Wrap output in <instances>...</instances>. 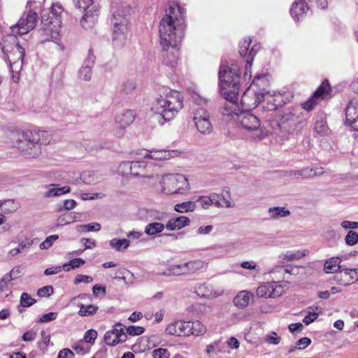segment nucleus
Returning <instances> with one entry per match:
<instances>
[{"label":"nucleus","instance_id":"8fccbe9b","mask_svg":"<svg viewBox=\"0 0 358 358\" xmlns=\"http://www.w3.org/2000/svg\"><path fill=\"white\" fill-rule=\"evenodd\" d=\"M345 243L352 246L358 243V234L354 231H349L345 237Z\"/></svg>","mask_w":358,"mask_h":358},{"label":"nucleus","instance_id":"f704fd0d","mask_svg":"<svg viewBox=\"0 0 358 358\" xmlns=\"http://www.w3.org/2000/svg\"><path fill=\"white\" fill-rule=\"evenodd\" d=\"M196 208L195 201H189L177 203L174 206V210L179 213H192Z\"/></svg>","mask_w":358,"mask_h":358},{"label":"nucleus","instance_id":"5701e85b","mask_svg":"<svg viewBox=\"0 0 358 358\" xmlns=\"http://www.w3.org/2000/svg\"><path fill=\"white\" fill-rule=\"evenodd\" d=\"M189 217L179 216L169 219L166 223V229L169 231H178L190 224Z\"/></svg>","mask_w":358,"mask_h":358},{"label":"nucleus","instance_id":"603ef678","mask_svg":"<svg viewBox=\"0 0 358 358\" xmlns=\"http://www.w3.org/2000/svg\"><path fill=\"white\" fill-rule=\"evenodd\" d=\"M154 210L145 208H140L137 212V217L141 220H147L154 215Z\"/></svg>","mask_w":358,"mask_h":358},{"label":"nucleus","instance_id":"0e129e2a","mask_svg":"<svg viewBox=\"0 0 358 358\" xmlns=\"http://www.w3.org/2000/svg\"><path fill=\"white\" fill-rule=\"evenodd\" d=\"M320 101L315 96H311L307 101L302 103V107L306 110H311Z\"/></svg>","mask_w":358,"mask_h":358},{"label":"nucleus","instance_id":"bf43d9fd","mask_svg":"<svg viewBox=\"0 0 358 358\" xmlns=\"http://www.w3.org/2000/svg\"><path fill=\"white\" fill-rule=\"evenodd\" d=\"M153 358H169L170 354L166 349L158 348L152 352Z\"/></svg>","mask_w":358,"mask_h":358},{"label":"nucleus","instance_id":"c03bdc74","mask_svg":"<svg viewBox=\"0 0 358 358\" xmlns=\"http://www.w3.org/2000/svg\"><path fill=\"white\" fill-rule=\"evenodd\" d=\"M101 224L99 223H90L87 224H80L76 227L77 231L80 233L99 231L101 230Z\"/></svg>","mask_w":358,"mask_h":358},{"label":"nucleus","instance_id":"7c9ffc66","mask_svg":"<svg viewBox=\"0 0 358 358\" xmlns=\"http://www.w3.org/2000/svg\"><path fill=\"white\" fill-rule=\"evenodd\" d=\"M186 267L185 266V264H173L169 266L166 271L160 273L159 275L170 276V275H180L183 274H186Z\"/></svg>","mask_w":358,"mask_h":358},{"label":"nucleus","instance_id":"a19ab883","mask_svg":"<svg viewBox=\"0 0 358 358\" xmlns=\"http://www.w3.org/2000/svg\"><path fill=\"white\" fill-rule=\"evenodd\" d=\"M217 197L215 194H210L208 196H199L196 198V201L199 202L203 209H208L212 205H214L215 198Z\"/></svg>","mask_w":358,"mask_h":358},{"label":"nucleus","instance_id":"f8f14e48","mask_svg":"<svg viewBox=\"0 0 358 358\" xmlns=\"http://www.w3.org/2000/svg\"><path fill=\"white\" fill-rule=\"evenodd\" d=\"M192 120L197 131L203 135H208L213 131L209 113L206 109L199 107L193 111Z\"/></svg>","mask_w":358,"mask_h":358},{"label":"nucleus","instance_id":"79ce46f5","mask_svg":"<svg viewBox=\"0 0 358 358\" xmlns=\"http://www.w3.org/2000/svg\"><path fill=\"white\" fill-rule=\"evenodd\" d=\"M329 128L327 122L323 119L317 120L315 123L314 131L319 136H323L327 134Z\"/></svg>","mask_w":358,"mask_h":358},{"label":"nucleus","instance_id":"4c0bfd02","mask_svg":"<svg viewBox=\"0 0 358 358\" xmlns=\"http://www.w3.org/2000/svg\"><path fill=\"white\" fill-rule=\"evenodd\" d=\"M330 85L328 81L325 80L322 83L320 86L317 89L313 94L319 101L324 99L330 92Z\"/></svg>","mask_w":358,"mask_h":358},{"label":"nucleus","instance_id":"680f3d73","mask_svg":"<svg viewBox=\"0 0 358 358\" xmlns=\"http://www.w3.org/2000/svg\"><path fill=\"white\" fill-rule=\"evenodd\" d=\"M93 282L92 277L87 275H77L74 279V284L78 285L80 283H91Z\"/></svg>","mask_w":358,"mask_h":358},{"label":"nucleus","instance_id":"13d9d810","mask_svg":"<svg viewBox=\"0 0 358 358\" xmlns=\"http://www.w3.org/2000/svg\"><path fill=\"white\" fill-rule=\"evenodd\" d=\"M145 331V329L143 327L141 326H129L127 328V332L129 335L135 336H139L142 334Z\"/></svg>","mask_w":358,"mask_h":358},{"label":"nucleus","instance_id":"4468645a","mask_svg":"<svg viewBox=\"0 0 358 358\" xmlns=\"http://www.w3.org/2000/svg\"><path fill=\"white\" fill-rule=\"evenodd\" d=\"M178 152L167 150H143L138 154L143 159H150L155 161H166L176 156Z\"/></svg>","mask_w":358,"mask_h":358},{"label":"nucleus","instance_id":"423d86ee","mask_svg":"<svg viewBox=\"0 0 358 358\" xmlns=\"http://www.w3.org/2000/svg\"><path fill=\"white\" fill-rule=\"evenodd\" d=\"M63 8L57 3H53L50 15L47 19L42 18V28L40 30L43 41H56L58 40L62 26Z\"/></svg>","mask_w":358,"mask_h":358},{"label":"nucleus","instance_id":"b1692460","mask_svg":"<svg viewBox=\"0 0 358 358\" xmlns=\"http://www.w3.org/2000/svg\"><path fill=\"white\" fill-rule=\"evenodd\" d=\"M254 298L252 292L248 290L240 291L234 299V304L238 308L247 307Z\"/></svg>","mask_w":358,"mask_h":358},{"label":"nucleus","instance_id":"9b49d317","mask_svg":"<svg viewBox=\"0 0 358 358\" xmlns=\"http://www.w3.org/2000/svg\"><path fill=\"white\" fill-rule=\"evenodd\" d=\"M288 289L286 282H263L256 289V296L259 298H275L281 296Z\"/></svg>","mask_w":358,"mask_h":358},{"label":"nucleus","instance_id":"338daca9","mask_svg":"<svg viewBox=\"0 0 358 358\" xmlns=\"http://www.w3.org/2000/svg\"><path fill=\"white\" fill-rule=\"evenodd\" d=\"M193 335L199 336L206 332V327L200 322H193Z\"/></svg>","mask_w":358,"mask_h":358},{"label":"nucleus","instance_id":"4be33fe9","mask_svg":"<svg viewBox=\"0 0 358 358\" xmlns=\"http://www.w3.org/2000/svg\"><path fill=\"white\" fill-rule=\"evenodd\" d=\"M309 253V250L307 249L287 251L279 255V262L280 264H285L294 260H299L308 256Z\"/></svg>","mask_w":358,"mask_h":358},{"label":"nucleus","instance_id":"0eeeda50","mask_svg":"<svg viewBox=\"0 0 358 358\" xmlns=\"http://www.w3.org/2000/svg\"><path fill=\"white\" fill-rule=\"evenodd\" d=\"M266 79L263 75H258L253 79L251 85L245 90L241 97V104L246 108L250 109L257 107L262 101L267 100L268 102L273 100L272 96L268 92H257L255 87L259 85H264Z\"/></svg>","mask_w":358,"mask_h":358},{"label":"nucleus","instance_id":"dca6fc26","mask_svg":"<svg viewBox=\"0 0 358 358\" xmlns=\"http://www.w3.org/2000/svg\"><path fill=\"white\" fill-rule=\"evenodd\" d=\"M346 122L355 131H358V96L352 98L345 109Z\"/></svg>","mask_w":358,"mask_h":358},{"label":"nucleus","instance_id":"bb28decb","mask_svg":"<svg viewBox=\"0 0 358 358\" xmlns=\"http://www.w3.org/2000/svg\"><path fill=\"white\" fill-rule=\"evenodd\" d=\"M308 10V7L303 0H296L292 6L290 14L293 18L299 20Z\"/></svg>","mask_w":358,"mask_h":358},{"label":"nucleus","instance_id":"2eb2a0df","mask_svg":"<svg viewBox=\"0 0 358 358\" xmlns=\"http://www.w3.org/2000/svg\"><path fill=\"white\" fill-rule=\"evenodd\" d=\"M120 326V324L117 323L113 329L108 330L105 333L104 341L107 345L115 346L127 341V334L124 331L122 328H117V327Z\"/></svg>","mask_w":358,"mask_h":358},{"label":"nucleus","instance_id":"49530a36","mask_svg":"<svg viewBox=\"0 0 358 358\" xmlns=\"http://www.w3.org/2000/svg\"><path fill=\"white\" fill-rule=\"evenodd\" d=\"M298 269H299V268L297 266L291 267L289 269V268L283 269L282 267H277L276 270L273 269L270 273L271 274H275V273L279 274L278 278L280 279V278H284V276H283L284 272L290 273V274H295L296 271ZM275 278H278L277 276H275Z\"/></svg>","mask_w":358,"mask_h":358},{"label":"nucleus","instance_id":"7ed1b4c3","mask_svg":"<svg viewBox=\"0 0 358 358\" xmlns=\"http://www.w3.org/2000/svg\"><path fill=\"white\" fill-rule=\"evenodd\" d=\"M183 108V97L175 90H166L152 102L150 110L159 117L158 122L162 125L173 119Z\"/></svg>","mask_w":358,"mask_h":358},{"label":"nucleus","instance_id":"aec40b11","mask_svg":"<svg viewBox=\"0 0 358 358\" xmlns=\"http://www.w3.org/2000/svg\"><path fill=\"white\" fill-rule=\"evenodd\" d=\"M217 197L215 198L214 205L218 208H230L235 206V203L231 198L230 190L228 187L222 189L220 194L212 193Z\"/></svg>","mask_w":358,"mask_h":358},{"label":"nucleus","instance_id":"58836bf2","mask_svg":"<svg viewBox=\"0 0 358 358\" xmlns=\"http://www.w3.org/2000/svg\"><path fill=\"white\" fill-rule=\"evenodd\" d=\"M206 266V264L201 259H195L185 263L187 273L189 272H195L199 270L203 269Z\"/></svg>","mask_w":358,"mask_h":358},{"label":"nucleus","instance_id":"3c124183","mask_svg":"<svg viewBox=\"0 0 358 358\" xmlns=\"http://www.w3.org/2000/svg\"><path fill=\"white\" fill-rule=\"evenodd\" d=\"M97 336L98 334L96 330L92 329H89L85 333L83 341L89 344H93L96 339Z\"/></svg>","mask_w":358,"mask_h":358},{"label":"nucleus","instance_id":"473e14b6","mask_svg":"<svg viewBox=\"0 0 358 358\" xmlns=\"http://www.w3.org/2000/svg\"><path fill=\"white\" fill-rule=\"evenodd\" d=\"M341 260L338 257H331L327 259L324 264V271L327 273L339 272L341 269L340 266Z\"/></svg>","mask_w":358,"mask_h":358},{"label":"nucleus","instance_id":"4d7b16f0","mask_svg":"<svg viewBox=\"0 0 358 358\" xmlns=\"http://www.w3.org/2000/svg\"><path fill=\"white\" fill-rule=\"evenodd\" d=\"M59 238L58 235H51L48 236L43 242H42L39 247L41 250H46L50 248L53 243Z\"/></svg>","mask_w":358,"mask_h":358},{"label":"nucleus","instance_id":"cd10ccee","mask_svg":"<svg viewBox=\"0 0 358 358\" xmlns=\"http://www.w3.org/2000/svg\"><path fill=\"white\" fill-rule=\"evenodd\" d=\"M259 49L260 46L257 44L253 45L250 48L248 58H247L245 60V73L243 76V79L245 80H250L252 77L251 68L252 61L255 55L257 54Z\"/></svg>","mask_w":358,"mask_h":358},{"label":"nucleus","instance_id":"72a5a7b5","mask_svg":"<svg viewBox=\"0 0 358 358\" xmlns=\"http://www.w3.org/2000/svg\"><path fill=\"white\" fill-rule=\"evenodd\" d=\"M320 173H322V172H317L316 170L307 167L301 170L290 171L289 176L295 178H298L299 177L308 178Z\"/></svg>","mask_w":358,"mask_h":358},{"label":"nucleus","instance_id":"393cba45","mask_svg":"<svg viewBox=\"0 0 358 358\" xmlns=\"http://www.w3.org/2000/svg\"><path fill=\"white\" fill-rule=\"evenodd\" d=\"M149 165L150 164L145 161L131 162L132 175L143 178H151L152 176L150 174H149L147 170Z\"/></svg>","mask_w":358,"mask_h":358},{"label":"nucleus","instance_id":"69168bd1","mask_svg":"<svg viewBox=\"0 0 358 358\" xmlns=\"http://www.w3.org/2000/svg\"><path fill=\"white\" fill-rule=\"evenodd\" d=\"M76 6L83 10H86L92 6L94 0H73Z\"/></svg>","mask_w":358,"mask_h":358},{"label":"nucleus","instance_id":"e433bc0d","mask_svg":"<svg viewBox=\"0 0 358 358\" xmlns=\"http://www.w3.org/2000/svg\"><path fill=\"white\" fill-rule=\"evenodd\" d=\"M181 320L176 321L166 327V331L170 335L183 336V327Z\"/></svg>","mask_w":358,"mask_h":358},{"label":"nucleus","instance_id":"5fc2aeb1","mask_svg":"<svg viewBox=\"0 0 358 358\" xmlns=\"http://www.w3.org/2000/svg\"><path fill=\"white\" fill-rule=\"evenodd\" d=\"M73 349L78 355H85L90 352V347L85 346L83 343V341H80L76 343H75L72 346Z\"/></svg>","mask_w":358,"mask_h":358},{"label":"nucleus","instance_id":"6ab92c4d","mask_svg":"<svg viewBox=\"0 0 358 358\" xmlns=\"http://www.w3.org/2000/svg\"><path fill=\"white\" fill-rule=\"evenodd\" d=\"M195 292L201 297L213 299L222 296L224 289L213 287L208 284H200L195 287Z\"/></svg>","mask_w":358,"mask_h":358},{"label":"nucleus","instance_id":"09e8293b","mask_svg":"<svg viewBox=\"0 0 358 358\" xmlns=\"http://www.w3.org/2000/svg\"><path fill=\"white\" fill-rule=\"evenodd\" d=\"M80 78L84 80H90L92 77V67L89 65L83 66L78 72Z\"/></svg>","mask_w":358,"mask_h":358},{"label":"nucleus","instance_id":"6e6552de","mask_svg":"<svg viewBox=\"0 0 358 358\" xmlns=\"http://www.w3.org/2000/svg\"><path fill=\"white\" fill-rule=\"evenodd\" d=\"M237 127L245 130L255 140L262 139L267 135V131L261 125L259 119L248 111H242L235 123Z\"/></svg>","mask_w":358,"mask_h":358},{"label":"nucleus","instance_id":"c756f323","mask_svg":"<svg viewBox=\"0 0 358 358\" xmlns=\"http://www.w3.org/2000/svg\"><path fill=\"white\" fill-rule=\"evenodd\" d=\"M268 214L271 219L278 220L289 216L290 215V211L285 207L276 206L269 208L268 209Z\"/></svg>","mask_w":358,"mask_h":358},{"label":"nucleus","instance_id":"a211bd4d","mask_svg":"<svg viewBox=\"0 0 358 358\" xmlns=\"http://www.w3.org/2000/svg\"><path fill=\"white\" fill-rule=\"evenodd\" d=\"M338 284L347 286L358 280V268H341L334 277Z\"/></svg>","mask_w":358,"mask_h":358},{"label":"nucleus","instance_id":"ddd939ff","mask_svg":"<svg viewBox=\"0 0 358 358\" xmlns=\"http://www.w3.org/2000/svg\"><path fill=\"white\" fill-rule=\"evenodd\" d=\"M22 139L19 142H25L39 145L48 144L49 142L47 132L39 129L25 130L22 133Z\"/></svg>","mask_w":358,"mask_h":358},{"label":"nucleus","instance_id":"412c9836","mask_svg":"<svg viewBox=\"0 0 358 358\" xmlns=\"http://www.w3.org/2000/svg\"><path fill=\"white\" fill-rule=\"evenodd\" d=\"M135 120V115L133 110H127L123 111L116 119V123L121 127V129L117 131L116 135L118 137H121L124 134L123 128L131 124Z\"/></svg>","mask_w":358,"mask_h":358},{"label":"nucleus","instance_id":"052dcab7","mask_svg":"<svg viewBox=\"0 0 358 358\" xmlns=\"http://www.w3.org/2000/svg\"><path fill=\"white\" fill-rule=\"evenodd\" d=\"M35 300L27 293H22L20 298L21 305L23 307H29L35 303Z\"/></svg>","mask_w":358,"mask_h":358},{"label":"nucleus","instance_id":"de8ad7c7","mask_svg":"<svg viewBox=\"0 0 358 358\" xmlns=\"http://www.w3.org/2000/svg\"><path fill=\"white\" fill-rule=\"evenodd\" d=\"M189 93L192 101L198 105H203L206 103V99L202 96L198 92L194 90H189Z\"/></svg>","mask_w":358,"mask_h":358},{"label":"nucleus","instance_id":"774afa93","mask_svg":"<svg viewBox=\"0 0 358 358\" xmlns=\"http://www.w3.org/2000/svg\"><path fill=\"white\" fill-rule=\"evenodd\" d=\"M98 310V307L94 305H82L78 313H95Z\"/></svg>","mask_w":358,"mask_h":358},{"label":"nucleus","instance_id":"20e7f679","mask_svg":"<svg viewBox=\"0 0 358 358\" xmlns=\"http://www.w3.org/2000/svg\"><path fill=\"white\" fill-rule=\"evenodd\" d=\"M1 49L9 60L11 80L15 83H18L22 70L24 49L20 45L15 35L13 34L3 38Z\"/></svg>","mask_w":358,"mask_h":358},{"label":"nucleus","instance_id":"a878e982","mask_svg":"<svg viewBox=\"0 0 358 358\" xmlns=\"http://www.w3.org/2000/svg\"><path fill=\"white\" fill-rule=\"evenodd\" d=\"M163 55L164 63L171 67L175 66L178 64L179 59V48L170 47L169 50H164Z\"/></svg>","mask_w":358,"mask_h":358},{"label":"nucleus","instance_id":"9d476101","mask_svg":"<svg viewBox=\"0 0 358 358\" xmlns=\"http://www.w3.org/2000/svg\"><path fill=\"white\" fill-rule=\"evenodd\" d=\"M38 14L32 10L24 12L17 23L10 27L13 35L26 34L36 27L38 22Z\"/></svg>","mask_w":358,"mask_h":358},{"label":"nucleus","instance_id":"39448f33","mask_svg":"<svg viewBox=\"0 0 358 358\" xmlns=\"http://www.w3.org/2000/svg\"><path fill=\"white\" fill-rule=\"evenodd\" d=\"M155 188L164 194H184L190 189V185L185 175L166 173L161 176Z\"/></svg>","mask_w":358,"mask_h":358},{"label":"nucleus","instance_id":"1a4fd4ad","mask_svg":"<svg viewBox=\"0 0 358 358\" xmlns=\"http://www.w3.org/2000/svg\"><path fill=\"white\" fill-rule=\"evenodd\" d=\"M113 40L117 45H122L127 38V20L120 13H114L111 20Z\"/></svg>","mask_w":358,"mask_h":358},{"label":"nucleus","instance_id":"f3484780","mask_svg":"<svg viewBox=\"0 0 358 358\" xmlns=\"http://www.w3.org/2000/svg\"><path fill=\"white\" fill-rule=\"evenodd\" d=\"M16 148L21 155L29 159L37 158L42 153L41 146L36 144L17 142Z\"/></svg>","mask_w":358,"mask_h":358},{"label":"nucleus","instance_id":"f03ea898","mask_svg":"<svg viewBox=\"0 0 358 358\" xmlns=\"http://www.w3.org/2000/svg\"><path fill=\"white\" fill-rule=\"evenodd\" d=\"M185 9L178 2H173L159 26L160 45L163 50L180 45L185 34Z\"/></svg>","mask_w":358,"mask_h":358},{"label":"nucleus","instance_id":"e2e57ef3","mask_svg":"<svg viewBox=\"0 0 358 358\" xmlns=\"http://www.w3.org/2000/svg\"><path fill=\"white\" fill-rule=\"evenodd\" d=\"M53 292L54 289L52 286L48 285L40 288L37 292V294L40 297H47L52 295L53 294Z\"/></svg>","mask_w":358,"mask_h":358},{"label":"nucleus","instance_id":"864d4df0","mask_svg":"<svg viewBox=\"0 0 358 358\" xmlns=\"http://www.w3.org/2000/svg\"><path fill=\"white\" fill-rule=\"evenodd\" d=\"M117 172L122 176L127 175L129 173L132 174L131 162H123L120 163L117 169Z\"/></svg>","mask_w":358,"mask_h":358},{"label":"nucleus","instance_id":"f257e3e1","mask_svg":"<svg viewBox=\"0 0 358 358\" xmlns=\"http://www.w3.org/2000/svg\"><path fill=\"white\" fill-rule=\"evenodd\" d=\"M221 93L226 99L222 108L223 120L229 123H236L241 111L238 104L240 83V69L234 64L230 66L222 64L219 71Z\"/></svg>","mask_w":358,"mask_h":358},{"label":"nucleus","instance_id":"ea45409f","mask_svg":"<svg viewBox=\"0 0 358 358\" xmlns=\"http://www.w3.org/2000/svg\"><path fill=\"white\" fill-rule=\"evenodd\" d=\"M229 245H213L207 248V250L214 252L213 258H221L227 255V248Z\"/></svg>","mask_w":358,"mask_h":358},{"label":"nucleus","instance_id":"c9c22d12","mask_svg":"<svg viewBox=\"0 0 358 358\" xmlns=\"http://www.w3.org/2000/svg\"><path fill=\"white\" fill-rule=\"evenodd\" d=\"M164 228H166V224L161 222H151L146 225L145 233L148 236H156L162 232Z\"/></svg>","mask_w":358,"mask_h":358},{"label":"nucleus","instance_id":"6e6d98bb","mask_svg":"<svg viewBox=\"0 0 358 358\" xmlns=\"http://www.w3.org/2000/svg\"><path fill=\"white\" fill-rule=\"evenodd\" d=\"M33 244V240L25 238L23 240H18V246L21 253L27 252Z\"/></svg>","mask_w":358,"mask_h":358},{"label":"nucleus","instance_id":"2f4dec72","mask_svg":"<svg viewBox=\"0 0 358 358\" xmlns=\"http://www.w3.org/2000/svg\"><path fill=\"white\" fill-rule=\"evenodd\" d=\"M110 246L117 252L125 251L130 245V241L127 238H112L109 241Z\"/></svg>","mask_w":358,"mask_h":358},{"label":"nucleus","instance_id":"a18cd8bd","mask_svg":"<svg viewBox=\"0 0 358 358\" xmlns=\"http://www.w3.org/2000/svg\"><path fill=\"white\" fill-rule=\"evenodd\" d=\"M85 263V260L81 258H75L70 260L69 262L63 264V270L65 271H69L71 269L79 268L84 265Z\"/></svg>","mask_w":358,"mask_h":358},{"label":"nucleus","instance_id":"c85d7f7f","mask_svg":"<svg viewBox=\"0 0 358 358\" xmlns=\"http://www.w3.org/2000/svg\"><path fill=\"white\" fill-rule=\"evenodd\" d=\"M46 187L48 189L44 193V196L46 198L59 196L71 192V188L69 186L59 187L57 184H50Z\"/></svg>","mask_w":358,"mask_h":358},{"label":"nucleus","instance_id":"37998d69","mask_svg":"<svg viewBox=\"0 0 358 358\" xmlns=\"http://www.w3.org/2000/svg\"><path fill=\"white\" fill-rule=\"evenodd\" d=\"M252 42V38L250 37H248L244 38L239 45V53L241 56L245 59L248 58L249 52L250 49H249L250 43Z\"/></svg>","mask_w":358,"mask_h":358}]
</instances>
